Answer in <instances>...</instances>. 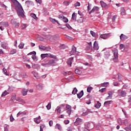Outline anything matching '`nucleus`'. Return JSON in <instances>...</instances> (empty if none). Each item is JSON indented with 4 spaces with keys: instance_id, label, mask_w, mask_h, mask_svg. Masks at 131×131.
I'll return each mask as SVG.
<instances>
[{
    "instance_id": "39",
    "label": "nucleus",
    "mask_w": 131,
    "mask_h": 131,
    "mask_svg": "<svg viewBox=\"0 0 131 131\" xmlns=\"http://www.w3.org/2000/svg\"><path fill=\"white\" fill-rule=\"evenodd\" d=\"M121 15H125V10H124V8H122L120 10Z\"/></svg>"
},
{
    "instance_id": "35",
    "label": "nucleus",
    "mask_w": 131,
    "mask_h": 131,
    "mask_svg": "<svg viewBox=\"0 0 131 131\" xmlns=\"http://www.w3.org/2000/svg\"><path fill=\"white\" fill-rule=\"evenodd\" d=\"M39 50H41L42 51H46V46L39 45Z\"/></svg>"
},
{
    "instance_id": "60",
    "label": "nucleus",
    "mask_w": 131,
    "mask_h": 131,
    "mask_svg": "<svg viewBox=\"0 0 131 131\" xmlns=\"http://www.w3.org/2000/svg\"><path fill=\"white\" fill-rule=\"evenodd\" d=\"M74 6L75 7H80V3L77 2L76 3H75Z\"/></svg>"
},
{
    "instance_id": "54",
    "label": "nucleus",
    "mask_w": 131,
    "mask_h": 131,
    "mask_svg": "<svg viewBox=\"0 0 131 131\" xmlns=\"http://www.w3.org/2000/svg\"><path fill=\"white\" fill-rule=\"evenodd\" d=\"M123 123L124 125H128V120L127 119H125L124 120Z\"/></svg>"
},
{
    "instance_id": "16",
    "label": "nucleus",
    "mask_w": 131,
    "mask_h": 131,
    "mask_svg": "<svg viewBox=\"0 0 131 131\" xmlns=\"http://www.w3.org/2000/svg\"><path fill=\"white\" fill-rule=\"evenodd\" d=\"M93 48H94V50H95L96 51H98V50H99V44L98 43L97 41H95L94 42Z\"/></svg>"
},
{
    "instance_id": "23",
    "label": "nucleus",
    "mask_w": 131,
    "mask_h": 131,
    "mask_svg": "<svg viewBox=\"0 0 131 131\" xmlns=\"http://www.w3.org/2000/svg\"><path fill=\"white\" fill-rule=\"evenodd\" d=\"M26 6H32L33 5V2L30 1H27L25 2Z\"/></svg>"
},
{
    "instance_id": "46",
    "label": "nucleus",
    "mask_w": 131,
    "mask_h": 131,
    "mask_svg": "<svg viewBox=\"0 0 131 131\" xmlns=\"http://www.w3.org/2000/svg\"><path fill=\"white\" fill-rule=\"evenodd\" d=\"M70 4V2L69 1H64L63 2V5L64 6H68Z\"/></svg>"
},
{
    "instance_id": "52",
    "label": "nucleus",
    "mask_w": 131,
    "mask_h": 131,
    "mask_svg": "<svg viewBox=\"0 0 131 131\" xmlns=\"http://www.w3.org/2000/svg\"><path fill=\"white\" fill-rule=\"evenodd\" d=\"M50 20L52 22V23H56V21H57V20H56V19H54V18H52V17H50L49 18Z\"/></svg>"
},
{
    "instance_id": "11",
    "label": "nucleus",
    "mask_w": 131,
    "mask_h": 131,
    "mask_svg": "<svg viewBox=\"0 0 131 131\" xmlns=\"http://www.w3.org/2000/svg\"><path fill=\"white\" fill-rule=\"evenodd\" d=\"M81 122H82V119L78 118L76 119V121L74 122V124L76 126L79 125V124H81Z\"/></svg>"
},
{
    "instance_id": "15",
    "label": "nucleus",
    "mask_w": 131,
    "mask_h": 131,
    "mask_svg": "<svg viewBox=\"0 0 131 131\" xmlns=\"http://www.w3.org/2000/svg\"><path fill=\"white\" fill-rule=\"evenodd\" d=\"M70 55H75L76 54V47L73 46L72 51L70 52Z\"/></svg>"
},
{
    "instance_id": "13",
    "label": "nucleus",
    "mask_w": 131,
    "mask_h": 131,
    "mask_svg": "<svg viewBox=\"0 0 131 131\" xmlns=\"http://www.w3.org/2000/svg\"><path fill=\"white\" fill-rule=\"evenodd\" d=\"M48 64L49 66H56V61L54 59H52L49 61Z\"/></svg>"
},
{
    "instance_id": "26",
    "label": "nucleus",
    "mask_w": 131,
    "mask_h": 131,
    "mask_svg": "<svg viewBox=\"0 0 131 131\" xmlns=\"http://www.w3.org/2000/svg\"><path fill=\"white\" fill-rule=\"evenodd\" d=\"M42 84H39L36 85L37 90H38L39 91H41L42 90Z\"/></svg>"
},
{
    "instance_id": "49",
    "label": "nucleus",
    "mask_w": 131,
    "mask_h": 131,
    "mask_svg": "<svg viewBox=\"0 0 131 131\" xmlns=\"http://www.w3.org/2000/svg\"><path fill=\"white\" fill-rule=\"evenodd\" d=\"M51 104L52 103L51 102H49L48 103V104L46 106V107L47 108L48 110H50V109H51Z\"/></svg>"
},
{
    "instance_id": "34",
    "label": "nucleus",
    "mask_w": 131,
    "mask_h": 131,
    "mask_svg": "<svg viewBox=\"0 0 131 131\" xmlns=\"http://www.w3.org/2000/svg\"><path fill=\"white\" fill-rule=\"evenodd\" d=\"M55 128H57V129H59L60 130H61V129H62V127L61 126V125L57 123L55 125Z\"/></svg>"
},
{
    "instance_id": "57",
    "label": "nucleus",
    "mask_w": 131,
    "mask_h": 131,
    "mask_svg": "<svg viewBox=\"0 0 131 131\" xmlns=\"http://www.w3.org/2000/svg\"><path fill=\"white\" fill-rule=\"evenodd\" d=\"M102 55L100 53H96L95 54V57H97V58H100Z\"/></svg>"
},
{
    "instance_id": "40",
    "label": "nucleus",
    "mask_w": 131,
    "mask_h": 131,
    "mask_svg": "<svg viewBox=\"0 0 131 131\" xmlns=\"http://www.w3.org/2000/svg\"><path fill=\"white\" fill-rule=\"evenodd\" d=\"M24 45H25L24 43H23V42H21L19 45L18 48H19V49H23V48H24Z\"/></svg>"
},
{
    "instance_id": "9",
    "label": "nucleus",
    "mask_w": 131,
    "mask_h": 131,
    "mask_svg": "<svg viewBox=\"0 0 131 131\" xmlns=\"http://www.w3.org/2000/svg\"><path fill=\"white\" fill-rule=\"evenodd\" d=\"M110 51L109 50L104 52L103 57L105 59H109V57H110Z\"/></svg>"
},
{
    "instance_id": "41",
    "label": "nucleus",
    "mask_w": 131,
    "mask_h": 131,
    "mask_svg": "<svg viewBox=\"0 0 131 131\" xmlns=\"http://www.w3.org/2000/svg\"><path fill=\"white\" fill-rule=\"evenodd\" d=\"M2 25L4 27H8V26H9V23L8 22H4V23H3Z\"/></svg>"
},
{
    "instance_id": "29",
    "label": "nucleus",
    "mask_w": 131,
    "mask_h": 131,
    "mask_svg": "<svg viewBox=\"0 0 131 131\" xmlns=\"http://www.w3.org/2000/svg\"><path fill=\"white\" fill-rule=\"evenodd\" d=\"M34 69H40V65L38 64H34L33 66Z\"/></svg>"
},
{
    "instance_id": "32",
    "label": "nucleus",
    "mask_w": 131,
    "mask_h": 131,
    "mask_svg": "<svg viewBox=\"0 0 131 131\" xmlns=\"http://www.w3.org/2000/svg\"><path fill=\"white\" fill-rule=\"evenodd\" d=\"M118 78L119 80V81H122L123 80V79L122 78V77L121 76V74H118Z\"/></svg>"
},
{
    "instance_id": "2",
    "label": "nucleus",
    "mask_w": 131,
    "mask_h": 131,
    "mask_svg": "<svg viewBox=\"0 0 131 131\" xmlns=\"http://www.w3.org/2000/svg\"><path fill=\"white\" fill-rule=\"evenodd\" d=\"M49 57L50 58H53V59H57V56L51 54L46 53L41 54V58H42V59H45V58H48Z\"/></svg>"
},
{
    "instance_id": "38",
    "label": "nucleus",
    "mask_w": 131,
    "mask_h": 131,
    "mask_svg": "<svg viewBox=\"0 0 131 131\" xmlns=\"http://www.w3.org/2000/svg\"><path fill=\"white\" fill-rule=\"evenodd\" d=\"M62 21L64 23H67L68 22V18H66V17H65V16H63Z\"/></svg>"
},
{
    "instance_id": "14",
    "label": "nucleus",
    "mask_w": 131,
    "mask_h": 131,
    "mask_svg": "<svg viewBox=\"0 0 131 131\" xmlns=\"http://www.w3.org/2000/svg\"><path fill=\"white\" fill-rule=\"evenodd\" d=\"M86 18L85 17H80L78 19H77V23H83L85 20Z\"/></svg>"
},
{
    "instance_id": "27",
    "label": "nucleus",
    "mask_w": 131,
    "mask_h": 131,
    "mask_svg": "<svg viewBox=\"0 0 131 131\" xmlns=\"http://www.w3.org/2000/svg\"><path fill=\"white\" fill-rule=\"evenodd\" d=\"M28 92V90L27 89H23L21 91V93L23 96H26V95H27Z\"/></svg>"
},
{
    "instance_id": "30",
    "label": "nucleus",
    "mask_w": 131,
    "mask_h": 131,
    "mask_svg": "<svg viewBox=\"0 0 131 131\" xmlns=\"http://www.w3.org/2000/svg\"><path fill=\"white\" fill-rule=\"evenodd\" d=\"M31 73H32V74L33 75L34 77H35L36 78H37V77H38V73H37V72H36L35 71H32V72H31Z\"/></svg>"
},
{
    "instance_id": "3",
    "label": "nucleus",
    "mask_w": 131,
    "mask_h": 131,
    "mask_svg": "<svg viewBox=\"0 0 131 131\" xmlns=\"http://www.w3.org/2000/svg\"><path fill=\"white\" fill-rule=\"evenodd\" d=\"M113 53L114 56L113 61L115 62H117L118 61V50L117 49H115L114 51H113Z\"/></svg>"
},
{
    "instance_id": "51",
    "label": "nucleus",
    "mask_w": 131,
    "mask_h": 131,
    "mask_svg": "<svg viewBox=\"0 0 131 131\" xmlns=\"http://www.w3.org/2000/svg\"><path fill=\"white\" fill-rule=\"evenodd\" d=\"M51 50H52V49L50 46L45 47V51H47V52H50Z\"/></svg>"
},
{
    "instance_id": "50",
    "label": "nucleus",
    "mask_w": 131,
    "mask_h": 131,
    "mask_svg": "<svg viewBox=\"0 0 131 131\" xmlns=\"http://www.w3.org/2000/svg\"><path fill=\"white\" fill-rule=\"evenodd\" d=\"M93 90V88L92 86H89L87 88L88 93H91V91Z\"/></svg>"
},
{
    "instance_id": "43",
    "label": "nucleus",
    "mask_w": 131,
    "mask_h": 131,
    "mask_svg": "<svg viewBox=\"0 0 131 131\" xmlns=\"http://www.w3.org/2000/svg\"><path fill=\"white\" fill-rule=\"evenodd\" d=\"M41 66H43V67H50V65L49 64V62L46 63H41Z\"/></svg>"
},
{
    "instance_id": "4",
    "label": "nucleus",
    "mask_w": 131,
    "mask_h": 131,
    "mask_svg": "<svg viewBox=\"0 0 131 131\" xmlns=\"http://www.w3.org/2000/svg\"><path fill=\"white\" fill-rule=\"evenodd\" d=\"M11 23L15 28H18L20 26V23L17 22V19H13L11 20Z\"/></svg>"
},
{
    "instance_id": "59",
    "label": "nucleus",
    "mask_w": 131,
    "mask_h": 131,
    "mask_svg": "<svg viewBox=\"0 0 131 131\" xmlns=\"http://www.w3.org/2000/svg\"><path fill=\"white\" fill-rule=\"evenodd\" d=\"M108 95L110 97H111V99H112V96H113V93H112V92L109 91L108 93Z\"/></svg>"
},
{
    "instance_id": "25",
    "label": "nucleus",
    "mask_w": 131,
    "mask_h": 131,
    "mask_svg": "<svg viewBox=\"0 0 131 131\" xmlns=\"http://www.w3.org/2000/svg\"><path fill=\"white\" fill-rule=\"evenodd\" d=\"M76 13H75V12H74L72 15V20H73V21H76Z\"/></svg>"
},
{
    "instance_id": "64",
    "label": "nucleus",
    "mask_w": 131,
    "mask_h": 131,
    "mask_svg": "<svg viewBox=\"0 0 131 131\" xmlns=\"http://www.w3.org/2000/svg\"><path fill=\"white\" fill-rule=\"evenodd\" d=\"M105 91H106V88H102V89L99 90V92L100 93H104V92H105Z\"/></svg>"
},
{
    "instance_id": "62",
    "label": "nucleus",
    "mask_w": 131,
    "mask_h": 131,
    "mask_svg": "<svg viewBox=\"0 0 131 131\" xmlns=\"http://www.w3.org/2000/svg\"><path fill=\"white\" fill-rule=\"evenodd\" d=\"M90 33L92 35V36H93V37H95V36H96V33H95L94 31H91Z\"/></svg>"
},
{
    "instance_id": "37",
    "label": "nucleus",
    "mask_w": 131,
    "mask_h": 131,
    "mask_svg": "<svg viewBox=\"0 0 131 131\" xmlns=\"http://www.w3.org/2000/svg\"><path fill=\"white\" fill-rule=\"evenodd\" d=\"M75 72L76 74H81V71L78 69H76L75 70Z\"/></svg>"
},
{
    "instance_id": "12",
    "label": "nucleus",
    "mask_w": 131,
    "mask_h": 131,
    "mask_svg": "<svg viewBox=\"0 0 131 131\" xmlns=\"http://www.w3.org/2000/svg\"><path fill=\"white\" fill-rule=\"evenodd\" d=\"M127 38H128V37L123 34H121L120 36V39L121 40L124 41L126 40V39H127Z\"/></svg>"
},
{
    "instance_id": "55",
    "label": "nucleus",
    "mask_w": 131,
    "mask_h": 131,
    "mask_svg": "<svg viewBox=\"0 0 131 131\" xmlns=\"http://www.w3.org/2000/svg\"><path fill=\"white\" fill-rule=\"evenodd\" d=\"M4 131H9V125H5L4 126Z\"/></svg>"
},
{
    "instance_id": "28",
    "label": "nucleus",
    "mask_w": 131,
    "mask_h": 131,
    "mask_svg": "<svg viewBox=\"0 0 131 131\" xmlns=\"http://www.w3.org/2000/svg\"><path fill=\"white\" fill-rule=\"evenodd\" d=\"M95 108L99 109L101 107V103L99 101H97V103L95 105Z\"/></svg>"
},
{
    "instance_id": "6",
    "label": "nucleus",
    "mask_w": 131,
    "mask_h": 131,
    "mask_svg": "<svg viewBox=\"0 0 131 131\" xmlns=\"http://www.w3.org/2000/svg\"><path fill=\"white\" fill-rule=\"evenodd\" d=\"M100 38H102L103 39H107V38H109L110 37V34H103L100 35Z\"/></svg>"
},
{
    "instance_id": "58",
    "label": "nucleus",
    "mask_w": 131,
    "mask_h": 131,
    "mask_svg": "<svg viewBox=\"0 0 131 131\" xmlns=\"http://www.w3.org/2000/svg\"><path fill=\"white\" fill-rule=\"evenodd\" d=\"M3 73L5 74V75H8V73L7 72V69H6V68L3 69Z\"/></svg>"
},
{
    "instance_id": "17",
    "label": "nucleus",
    "mask_w": 131,
    "mask_h": 131,
    "mask_svg": "<svg viewBox=\"0 0 131 131\" xmlns=\"http://www.w3.org/2000/svg\"><path fill=\"white\" fill-rule=\"evenodd\" d=\"M73 59H74L73 57H71L69 59H68L67 61L68 65L70 66V67H71L72 65V61H73Z\"/></svg>"
},
{
    "instance_id": "33",
    "label": "nucleus",
    "mask_w": 131,
    "mask_h": 131,
    "mask_svg": "<svg viewBox=\"0 0 131 131\" xmlns=\"http://www.w3.org/2000/svg\"><path fill=\"white\" fill-rule=\"evenodd\" d=\"M31 17H32V18H33V19H35V20H37L38 18L37 17H36V15H35V14L34 13H31L30 14Z\"/></svg>"
},
{
    "instance_id": "56",
    "label": "nucleus",
    "mask_w": 131,
    "mask_h": 131,
    "mask_svg": "<svg viewBox=\"0 0 131 131\" xmlns=\"http://www.w3.org/2000/svg\"><path fill=\"white\" fill-rule=\"evenodd\" d=\"M23 77H24V78H27V77H28V76H27V74H26V73H23L21 74Z\"/></svg>"
},
{
    "instance_id": "24",
    "label": "nucleus",
    "mask_w": 131,
    "mask_h": 131,
    "mask_svg": "<svg viewBox=\"0 0 131 131\" xmlns=\"http://www.w3.org/2000/svg\"><path fill=\"white\" fill-rule=\"evenodd\" d=\"M82 96H83V90L81 91V92L77 94V97L78 99H80Z\"/></svg>"
},
{
    "instance_id": "8",
    "label": "nucleus",
    "mask_w": 131,
    "mask_h": 131,
    "mask_svg": "<svg viewBox=\"0 0 131 131\" xmlns=\"http://www.w3.org/2000/svg\"><path fill=\"white\" fill-rule=\"evenodd\" d=\"M100 5L102 7V8H104V9H108L110 7V5H107L104 1H100Z\"/></svg>"
},
{
    "instance_id": "47",
    "label": "nucleus",
    "mask_w": 131,
    "mask_h": 131,
    "mask_svg": "<svg viewBox=\"0 0 131 131\" xmlns=\"http://www.w3.org/2000/svg\"><path fill=\"white\" fill-rule=\"evenodd\" d=\"M10 120L11 122H13V121H14V120H15V119L13 117L12 114H11L10 116Z\"/></svg>"
},
{
    "instance_id": "22",
    "label": "nucleus",
    "mask_w": 131,
    "mask_h": 131,
    "mask_svg": "<svg viewBox=\"0 0 131 131\" xmlns=\"http://www.w3.org/2000/svg\"><path fill=\"white\" fill-rule=\"evenodd\" d=\"M10 94V92L8 91V90H5L4 92H3L1 97H5L7 96V95H9Z\"/></svg>"
},
{
    "instance_id": "7",
    "label": "nucleus",
    "mask_w": 131,
    "mask_h": 131,
    "mask_svg": "<svg viewBox=\"0 0 131 131\" xmlns=\"http://www.w3.org/2000/svg\"><path fill=\"white\" fill-rule=\"evenodd\" d=\"M100 10V8L98 6H94L91 11L89 12V14H91L92 13H95V12H98Z\"/></svg>"
},
{
    "instance_id": "53",
    "label": "nucleus",
    "mask_w": 131,
    "mask_h": 131,
    "mask_svg": "<svg viewBox=\"0 0 131 131\" xmlns=\"http://www.w3.org/2000/svg\"><path fill=\"white\" fill-rule=\"evenodd\" d=\"M65 36L68 38V39H69L70 40H73V38L72 37H70L66 34L64 35Z\"/></svg>"
},
{
    "instance_id": "10",
    "label": "nucleus",
    "mask_w": 131,
    "mask_h": 131,
    "mask_svg": "<svg viewBox=\"0 0 131 131\" xmlns=\"http://www.w3.org/2000/svg\"><path fill=\"white\" fill-rule=\"evenodd\" d=\"M65 107V105L61 104L60 106H58L56 108V111L57 113H61V110H62V108Z\"/></svg>"
},
{
    "instance_id": "19",
    "label": "nucleus",
    "mask_w": 131,
    "mask_h": 131,
    "mask_svg": "<svg viewBox=\"0 0 131 131\" xmlns=\"http://www.w3.org/2000/svg\"><path fill=\"white\" fill-rule=\"evenodd\" d=\"M21 115V116H24V115H26V112H19L16 115L17 117H19Z\"/></svg>"
},
{
    "instance_id": "36",
    "label": "nucleus",
    "mask_w": 131,
    "mask_h": 131,
    "mask_svg": "<svg viewBox=\"0 0 131 131\" xmlns=\"http://www.w3.org/2000/svg\"><path fill=\"white\" fill-rule=\"evenodd\" d=\"M78 90L77 89H76V88H74L73 90L72 91V94L73 95H76V93H77Z\"/></svg>"
},
{
    "instance_id": "63",
    "label": "nucleus",
    "mask_w": 131,
    "mask_h": 131,
    "mask_svg": "<svg viewBox=\"0 0 131 131\" xmlns=\"http://www.w3.org/2000/svg\"><path fill=\"white\" fill-rule=\"evenodd\" d=\"M72 111V110H71V109H69V110H68L67 111V113H68V114L70 116V115L71 114V112Z\"/></svg>"
},
{
    "instance_id": "31",
    "label": "nucleus",
    "mask_w": 131,
    "mask_h": 131,
    "mask_svg": "<svg viewBox=\"0 0 131 131\" xmlns=\"http://www.w3.org/2000/svg\"><path fill=\"white\" fill-rule=\"evenodd\" d=\"M112 102H113L112 100L107 101L104 102V106H108V105H110V104H111V103H112Z\"/></svg>"
},
{
    "instance_id": "20",
    "label": "nucleus",
    "mask_w": 131,
    "mask_h": 131,
    "mask_svg": "<svg viewBox=\"0 0 131 131\" xmlns=\"http://www.w3.org/2000/svg\"><path fill=\"white\" fill-rule=\"evenodd\" d=\"M17 102H19V103H22L23 104H25V101L20 97H18L16 99Z\"/></svg>"
},
{
    "instance_id": "48",
    "label": "nucleus",
    "mask_w": 131,
    "mask_h": 131,
    "mask_svg": "<svg viewBox=\"0 0 131 131\" xmlns=\"http://www.w3.org/2000/svg\"><path fill=\"white\" fill-rule=\"evenodd\" d=\"M34 121L35 122H36V123H37V124L40 123V121L38 120V119H37V118H34Z\"/></svg>"
},
{
    "instance_id": "45",
    "label": "nucleus",
    "mask_w": 131,
    "mask_h": 131,
    "mask_svg": "<svg viewBox=\"0 0 131 131\" xmlns=\"http://www.w3.org/2000/svg\"><path fill=\"white\" fill-rule=\"evenodd\" d=\"M126 47L123 44H120V49L122 50V49H126Z\"/></svg>"
},
{
    "instance_id": "44",
    "label": "nucleus",
    "mask_w": 131,
    "mask_h": 131,
    "mask_svg": "<svg viewBox=\"0 0 131 131\" xmlns=\"http://www.w3.org/2000/svg\"><path fill=\"white\" fill-rule=\"evenodd\" d=\"M16 53H17V50H16L15 49H13L10 51L11 55H14V54H16Z\"/></svg>"
},
{
    "instance_id": "21",
    "label": "nucleus",
    "mask_w": 131,
    "mask_h": 131,
    "mask_svg": "<svg viewBox=\"0 0 131 131\" xmlns=\"http://www.w3.org/2000/svg\"><path fill=\"white\" fill-rule=\"evenodd\" d=\"M59 48L60 49V50H65V49H67V48H68V46L65 45L64 44H62L59 46Z\"/></svg>"
},
{
    "instance_id": "18",
    "label": "nucleus",
    "mask_w": 131,
    "mask_h": 131,
    "mask_svg": "<svg viewBox=\"0 0 131 131\" xmlns=\"http://www.w3.org/2000/svg\"><path fill=\"white\" fill-rule=\"evenodd\" d=\"M1 47L3 49H7L8 48V43H7L5 41L1 42Z\"/></svg>"
},
{
    "instance_id": "42",
    "label": "nucleus",
    "mask_w": 131,
    "mask_h": 131,
    "mask_svg": "<svg viewBox=\"0 0 131 131\" xmlns=\"http://www.w3.org/2000/svg\"><path fill=\"white\" fill-rule=\"evenodd\" d=\"M7 91L8 92H9V94H10V92H13V91H14V88L12 86H9Z\"/></svg>"
},
{
    "instance_id": "5",
    "label": "nucleus",
    "mask_w": 131,
    "mask_h": 131,
    "mask_svg": "<svg viewBox=\"0 0 131 131\" xmlns=\"http://www.w3.org/2000/svg\"><path fill=\"white\" fill-rule=\"evenodd\" d=\"M117 92L118 96H120L121 97H125L126 96V92L123 90H118Z\"/></svg>"
},
{
    "instance_id": "1",
    "label": "nucleus",
    "mask_w": 131,
    "mask_h": 131,
    "mask_svg": "<svg viewBox=\"0 0 131 131\" xmlns=\"http://www.w3.org/2000/svg\"><path fill=\"white\" fill-rule=\"evenodd\" d=\"M10 1L14 5L18 16L24 18V17H25V14H24V10L23 9V7H22V5H21V4H20L17 0Z\"/></svg>"
},
{
    "instance_id": "61",
    "label": "nucleus",
    "mask_w": 131,
    "mask_h": 131,
    "mask_svg": "<svg viewBox=\"0 0 131 131\" xmlns=\"http://www.w3.org/2000/svg\"><path fill=\"white\" fill-rule=\"evenodd\" d=\"M26 27H27L26 24H23L21 26V29H25V28H26Z\"/></svg>"
}]
</instances>
